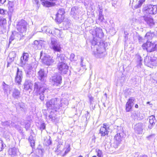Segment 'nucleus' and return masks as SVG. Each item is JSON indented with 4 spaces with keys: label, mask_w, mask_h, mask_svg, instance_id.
Returning a JSON list of instances; mask_svg holds the SVG:
<instances>
[{
    "label": "nucleus",
    "mask_w": 157,
    "mask_h": 157,
    "mask_svg": "<svg viewBox=\"0 0 157 157\" xmlns=\"http://www.w3.org/2000/svg\"><path fill=\"white\" fill-rule=\"evenodd\" d=\"M91 48H94L93 54L96 56L98 54L102 53L105 51L104 47V44L103 42L97 41L96 39L94 38L91 41Z\"/></svg>",
    "instance_id": "f257e3e1"
},
{
    "label": "nucleus",
    "mask_w": 157,
    "mask_h": 157,
    "mask_svg": "<svg viewBox=\"0 0 157 157\" xmlns=\"http://www.w3.org/2000/svg\"><path fill=\"white\" fill-rule=\"evenodd\" d=\"M89 98L90 102H91L92 101H93V98L91 96L89 97Z\"/></svg>",
    "instance_id": "774afa93"
},
{
    "label": "nucleus",
    "mask_w": 157,
    "mask_h": 157,
    "mask_svg": "<svg viewBox=\"0 0 157 157\" xmlns=\"http://www.w3.org/2000/svg\"><path fill=\"white\" fill-rule=\"evenodd\" d=\"M47 26H44V27L42 28L41 29L42 31L46 33V30H47Z\"/></svg>",
    "instance_id": "5fc2aeb1"
},
{
    "label": "nucleus",
    "mask_w": 157,
    "mask_h": 157,
    "mask_svg": "<svg viewBox=\"0 0 157 157\" xmlns=\"http://www.w3.org/2000/svg\"><path fill=\"white\" fill-rule=\"evenodd\" d=\"M90 32L93 35L95 36L98 38L101 39L103 36V33L101 29L96 28L94 30H91Z\"/></svg>",
    "instance_id": "4468645a"
},
{
    "label": "nucleus",
    "mask_w": 157,
    "mask_h": 157,
    "mask_svg": "<svg viewBox=\"0 0 157 157\" xmlns=\"http://www.w3.org/2000/svg\"><path fill=\"white\" fill-rule=\"evenodd\" d=\"M155 135L154 134L150 135L149 136L147 137V138L149 140H151L154 137Z\"/></svg>",
    "instance_id": "603ef678"
},
{
    "label": "nucleus",
    "mask_w": 157,
    "mask_h": 157,
    "mask_svg": "<svg viewBox=\"0 0 157 157\" xmlns=\"http://www.w3.org/2000/svg\"><path fill=\"white\" fill-rule=\"evenodd\" d=\"M42 4L46 7H50L54 6L55 3L48 1L47 0H41Z\"/></svg>",
    "instance_id": "c756f323"
},
{
    "label": "nucleus",
    "mask_w": 157,
    "mask_h": 157,
    "mask_svg": "<svg viewBox=\"0 0 157 157\" xmlns=\"http://www.w3.org/2000/svg\"><path fill=\"white\" fill-rule=\"evenodd\" d=\"M75 56L73 53H71L70 56V59L71 61L75 60Z\"/></svg>",
    "instance_id": "3c124183"
},
{
    "label": "nucleus",
    "mask_w": 157,
    "mask_h": 157,
    "mask_svg": "<svg viewBox=\"0 0 157 157\" xmlns=\"http://www.w3.org/2000/svg\"><path fill=\"white\" fill-rule=\"evenodd\" d=\"M45 128V125L44 123H42L40 125V129L42 131Z\"/></svg>",
    "instance_id": "09e8293b"
},
{
    "label": "nucleus",
    "mask_w": 157,
    "mask_h": 157,
    "mask_svg": "<svg viewBox=\"0 0 157 157\" xmlns=\"http://www.w3.org/2000/svg\"><path fill=\"white\" fill-rule=\"evenodd\" d=\"M12 96L15 99H18L20 97V92L16 89H14L12 90Z\"/></svg>",
    "instance_id": "cd10ccee"
},
{
    "label": "nucleus",
    "mask_w": 157,
    "mask_h": 157,
    "mask_svg": "<svg viewBox=\"0 0 157 157\" xmlns=\"http://www.w3.org/2000/svg\"><path fill=\"white\" fill-rule=\"evenodd\" d=\"M141 19L144 21L143 23L147 24L150 27H153L155 24L153 19L150 16H146V15L141 17Z\"/></svg>",
    "instance_id": "ddd939ff"
},
{
    "label": "nucleus",
    "mask_w": 157,
    "mask_h": 157,
    "mask_svg": "<svg viewBox=\"0 0 157 157\" xmlns=\"http://www.w3.org/2000/svg\"><path fill=\"white\" fill-rule=\"evenodd\" d=\"M48 117L49 118V119H51V120L52 121L54 120L55 119V118L51 115H49L48 116Z\"/></svg>",
    "instance_id": "bf43d9fd"
},
{
    "label": "nucleus",
    "mask_w": 157,
    "mask_h": 157,
    "mask_svg": "<svg viewBox=\"0 0 157 157\" xmlns=\"http://www.w3.org/2000/svg\"><path fill=\"white\" fill-rule=\"evenodd\" d=\"M137 61L138 63V64L137 65V66L138 67H140L142 63V60L140 56H138Z\"/></svg>",
    "instance_id": "ea45409f"
},
{
    "label": "nucleus",
    "mask_w": 157,
    "mask_h": 157,
    "mask_svg": "<svg viewBox=\"0 0 157 157\" xmlns=\"http://www.w3.org/2000/svg\"><path fill=\"white\" fill-rule=\"evenodd\" d=\"M147 14H155L157 13V6L149 5L144 10Z\"/></svg>",
    "instance_id": "f8f14e48"
},
{
    "label": "nucleus",
    "mask_w": 157,
    "mask_h": 157,
    "mask_svg": "<svg viewBox=\"0 0 157 157\" xmlns=\"http://www.w3.org/2000/svg\"><path fill=\"white\" fill-rule=\"evenodd\" d=\"M24 68L26 74L25 79L33 80L35 74L33 71L32 70V66L30 64H27L25 65Z\"/></svg>",
    "instance_id": "20e7f679"
},
{
    "label": "nucleus",
    "mask_w": 157,
    "mask_h": 157,
    "mask_svg": "<svg viewBox=\"0 0 157 157\" xmlns=\"http://www.w3.org/2000/svg\"><path fill=\"white\" fill-rule=\"evenodd\" d=\"M3 90H4L5 92H7V91L8 90V89L9 88V86L7 84H6L4 82H3Z\"/></svg>",
    "instance_id": "a19ab883"
},
{
    "label": "nucleus",
    "mask_w": 157,
    "mask_h": 157,
    "mask_svg": "<svg viewBox=\"0 0 157 157\" xmlns=\"http://www.w3.org/2000/svg\"><path fill=\"white\" fill-rule=\"evenodd\" d=\"M9 11L8 14L11 16V14L13 11V7L14 6V2L13 1H9L8 3Z\"/></svg>",
    "instance_id": "c85d7f7f"
},
{
    "label": "nucleus",
    "mask_w": 157,
    "mask_h": 157,
    "mask_svg": "<svg viewBox=\"0 0 157 157\" xmlns=\"http://www.w3.org/2000/svg\"><path fill=\"white\" fill-rule=\"evenodd\" d=\"M33 86L32 80L25 79L24 84V89L26 90H31Z\"/></svg>",
    "instance_id": "4be33fe9"
},
{
    "label": "nucleus",
    "mask_w": 157,
    "mask_h": 157,
    "mask_svg": "<svg viewBox=\"0 0 157 157\" xmlns=\"http://www.w3.org/2000/svg\"><path fill=\"white\" fill-rule=\"evenodd\" d=\"M34 3H35L36 4H38L39 2V0H33Z\"/></svg>",
    "instance_id": "69168bd1"
},
{
    "label": "nucleus",
    "mask_w": 157,
    "mask_h": 157,
    "mask_svg": "<svg viewBox=\"0 0 157 157\" xmlns=\"http://www.w3.org/2000/svg\"><path fill=\"white\" fill-rule=\"evenodd\" d=\"M55 32L58 34L57 36L58 37H61V36L62 34V31L58 29H56Z\"/></svg>",
    "instance_id": "37998d69"
},
{
    "label": "nucleus",
    "mask_w": 157,
    "mask_h": 157,
    "mask_svg": "<svg viewBox=\"0 0 157 157\" xmlns=\"http://www.w3.org/2000/svg\"><path fill=\"white\" fill-rule=\"evenodd\" d=\"M47 89L45 84L39 82H36L34 84V90L36 93H39L42 90Z\"/></svg>",
    "instance_id": "9d476101"
},
{
    "label": "nucleus",
    "mask_w": 157,
    "mask_h": 157,
    "mask_svg": "<svg viewBox=\"0 0 157 157\" xmlns=\"http://www.w3.org/2000/svg\"><path fill=\"white\" fill-rule=\"evenodd\" d=\"M64 13V10L63 8L59 9L56 15V20L59 22L61 23L63 19V15Z\"/></svg>",
    "instance_id": "2eb2a0df"
},
{
    "label": "nucleus",
    "mask_w": 157,
    "mask_h": 157,
    "mask_svg": "<svg viewBox=\"0 0 157 157\" xmlns=\"http://www.w3.org/2000/svg\"><path fill=\"white\" fill-rule=\"evenodd\" d=\"M29 58V54L28 53H24L22 56L21 58V63L24 66L27 64L26 63L28 61Z\"/></svg>",
    "instance_id": "a878e982"
},
{
    "label": "nucleus",
    "mask_w": 157,
    "mask_h": 157,
    "mask_svg": "<svg viewBox=\"0 0 157 157\" xmlns=\"http://www.w3.org/2000/svg\"><path fill=\"white\" fill-rule=\"evenodd\" d=\"M3 144L2 140H0V151H2L4 148V146Z\"/></svg>",
    "instance_id": "49530a36"
},
{
    "label": "nucleus",
    "mask_w": 157,
    "mask_h": 157,
    "mask_svg": "<svg viewBox=\"0 0 157 157\" xmlns=\"http://www.w3.org/2000/svg\"><path fill=\"white\" fill-rule=\"evenodd\" d=\"M131 116L132 117L134 118H136L137 117V114L136 113H132Z\"/></svg>",
    "instance_id": "864d4df0"
},
{
    "label": "nucleus",
    "mask_w": 157,
    "mask_h": 157,
    "mask_svg": "<svg viewBox=\"0 0 157 157\" xmlns=\"http://www.w3.org/2000/svg\"><path fill=\"white\" fill-rule=\"evenodd\" d=\"M7 13V11L3 9L0 8V14L2 15H5Z\"/></svg>",
    "instance_id": "c03bdc74"
},
{
    "label": "nucleus",
    "mask_w": 157,
    "mask_h": 157,
    "mask_svg": "<svg viewBox=\"0 0 157 157\" xmlns=\"http://www.w3.org/2000/svg\"><path fill=\"white\" fill-rule=\"evenodd\" d=\"M2 125L6 127L9 126H10V122L7 121L2 122Z\"/></svg>",
    "instance_id": "de8ad7c7"
},
{
    "label": "nucleus",
    "mask_w": 157,
    "mask_h": 157,
    "mask_svg": "<svg viewBox=\"0 0 157 157\" xmlns=\"http://www.w3.org/2000/svg\"><path fill=\"white\" fill-rule=\"evenodd\" d=\"M15 128H17V129L18 130H19V129L20 130H21V129H20L21 127H20L18 125H15Z\"/></svg>",
    "instance_id": "0e129e2a"
},
{
    "label": "nucleus",
    "mask_w": 157,
    "mask_h": 157,
    "mask_svg": "<svg viewBox=\"0 0 157 157\" xmlns=\"http://www.w3.org/2000/svg\"><path fill=\"white\" fill-rule=\"evenodd\" d=\"M144 63L145 65L153 68V66H157V58L146 57L144 59Z\"/></svg>",
    "instance_id": "423d86ee"
},
{
    "label": "nucleus",
    "mask_w": 157,
    "mask_h": 157,
    "mask_svg": "<svg viewBox=\"0 0 157 157\" xmlns=\"http://www.w3.org/2000/svg\"><path fill=\"white\" fill-rule=\"evenodd\" d=\"M65 56L63 54H57V59L59 61V62H63L65 59Z\"/></svg>",
    "instance_id": "f704fd0d"
},
{
    "label": "nucleus",
    "mask_w": 157,
    "mask_h": 157,
    "mask_svg": "<svg viewBox=\"0 0 157 157\" xmlns=\"http://www.w3.org/2000/svg\"><path fill=\"white\" fill-rule=\"evenodd\" d=\"M138 39L140 44H142L145 42V40L140 36H138Z\"/></svg>",
    "instance_id": "79ce46f5"
},
{
    "label": "nucleus",
    "mask_w": 157,
    "mask_h": 157,
    "mask_svg": "<svg viewBox=\"0 0 157 157\" xmlns=\"http://www.w3.org/2000/svg\"><path fill=\"white\" fill-rule=\"evenodd\" d=\"M40 58H42L43 63L48 66L50 65L54 62V60L52 59V57L49 55H45L43 51L40 52Z\"/></svg>",
    "instance_id": "0eeeda50"
},
{
    "label": "nucleus",
    "mask_w": 157,
    "mask_h": 157,
    "mask_svg": "<svg viewBox=\"0 0 157 157\" xmlns=\"http://www.w3.org/2000/svg\"><path fill=\"white\" fill-rule=\"evenodd\" d=\"M43 44V41L41 40H35L34 42V47L36 49H40Z\"/></svg>",
    "instance_id": "bb28decb"
},
{
    "label": "nucleus",
    "mask_w": 157,
    "mask_h": 157,
    "mask_svg": "<svg viewBox=\"0 0 157 157\" xmlns=\"http://www.w3.org/2000/svg\"><path fill=\"white\" fill-rule=\"evenodd\" d=\"M70 146H69L65 150L64 152V154L63 155V156L67 154L70 151Z\"/></svg>",
    "instance_id": "8fccbe9b"
},
{
    "label": "nucleus",
    "mask_w": 157,
    "mask_h": 157,
    "mask_svg": "<svg viewBox=\"0 0 157 157\" xmlns=\"http://www.w3.org/2000/svg\"><path fill=\"white\" fill-rule=\"evenodd\" d=\"M30 127V126L29 124H26L25 126V128L26 130H27Z\"/></svg>",
    "instance_id": "052dcab7"
},
{
    "label": "nucleus",
    "mask_w": 157,
    "mask_h": 157,
    "mask_svg": "<svg viewBox=\"0 0 157 157\" xmlns=\"http://www.w3.org/2000/svg\"><path fill=\"white\" fill-rule=\"evenodd\" d=\"M139 157H148L147 155H140Z\"/></svg>",
    "instance_id": "338daca9"
},
{
    "label": "nucleus",
    "mask_w": 157,
    "mask_h": 157,
    "mask_svg": "<svg viewBox=\"0 0 157 157\" xmlns=\"http://www.w3.org/2000/svg\"><path fill=\"white\" fill-rule=\"evenodd\" d=\"M100 133L101 134L102 136H104L107 134L106 126L105 124H103V126L101 127L100 130Z\"/></svg>",
    "instance_id": "7c9ffc66"
},
{
    "label": "nucleus",
    "mask_w": 157,
    "mask_h": 157,
    "mask_svg": "<svg viewBox=\"0 0 157 157\" xmlns=\"http://www.w3.org/2000/svg\"><path fill=\"white\" fill-rule=\"evenodd\" d=\"M52 144V140H51V137H50L48 140L47 141V145H49Z\"/></svg>",
    "instance_id": "4d7b16f0"
},
{
    "label": "nucleus",
    "mask_w": 157,
    "mask_h": 157,
    "mask_svg": "<svg viewBox=\"0 0 157 157\" xmlns=\"http://www.w3.org/2000/svg\"><path fill=\"white\" fill-rule=\"evenodd\" d=\"M142 47L144 49H146L147 52H151L157 50V44L147 41L142 45Z\"/></svg>",
    "instance_id": "39448f33"
},
{
    "label": "nucleus",
    "mask_w": 157,
    "mask_h": 157,
    "mask_svg": "<svg viewBox=\"0 0 157 157\" xmlns=\"http://www.w3.org/2000/svg\"><path fill=\"white\" fill-rule=\"evenodd\" d=\"M124 134L123 132L117 133L114 137L113 142L112 145L114 148H117L120 144Z\"/></svg>",
    "instance_id": "1a4fd4ad"
},
{
    "label": "nucleus",
    "mask_w": 157,
    "mask_h": 157,
    "mask_svg": "<svg viewBox=\"0 0 157 157\" xmlns=\"http://www.w3.org/2000/svg\"><path fill=\"white\" fill-rule=\"evenodd\" d=\"M145 1V0H140L139 1L138 3L136 4L135 7L136 8H137L140 7L142 5L143 3Z\"/></svg>",
    "instance_id": "58836bf2"
},
{
    "label": "nucleus",
    "mask_w": 157,
    "mask_h": 157,
    "mask_svg": "<svg viewBox=\"0 0 157 157\" xmlns=\"http://www.w3.org/2000/svg\"><path fill=\"white\" fill-rule=\"evenodd\" d=\"M96 151L97 152V155L99 157H102V151H101L98 150H96Z\"/></svg>",
    "instance_id": "a18cd8bd"
},
{
    "label": "nucleus",
    "mask_w": 157,
    "mask_h": 157,
    "mask_svg": "<svg viewBox=\"0 0 157 157\" xmlns=\"http://www.w3.org/2000/svg\"><path fill=\"white\" fill-rule=\"evenodd\" d=\"M6 0H0V3L3 4L6 2Z\"/></svg>",
    "instance_id": "e2e57ef3"
},
{
    "label": "nucleus",
    "mask_w": 157,
    "mask_h": 157,
    "mask_svg": "<svg viewBox=\"0 0 157 157\" xmlns=\"http://www.w3.org/2000/svg\"><path fill=\"white\" fill-rule=\"evenodd\" d=\"M46 33H52V31L50 30V29L47 27V30H46Z\"/></svg>",
    "instance_id": "13d9d810"
},
{
    "label": "nucleus",
    "mask_w": 157,
    "mask_h": 157,
    "mask_svg": "<svg viewBox=\"0 0 157 157\" xmlns=\"http://www.w3.org/2000/svg\"><path fill=\"white\" fill-rule=\"evenodd\" d=\"M6 22L5 19L2 17H0V26H2Z\"/></svg>",
    "instance_id": "4c0bfd02"
},
{
    "label": "nucleus",
    "mask_w": 157,
    "mask_h": 157,
    "mask_svg": "<svg viewBox=\"0 0 157 157\" xmlns=\"http://www.w3.org/2000/svg\"><path fill=\"white\" fill-rule=\"evenodd\" d=\"M29 142H30L31 146L33 147L34 146L35 141L34 140H31Z\"/></svg>",
    "instance_id": "6e6d98bb"
},
{
    "label": "nucleus",
    "mask_w": 157,
    "mask_h": 157,
    "mask_svg": "<svg viewBox=\"0 0 157 157\" xmlns=\"http://www.w3.org/2000/svg\"><path fill=\"white\" fill-rule=\"evenodd\" d=\"M23 36V34H21L18 32H12V34L10 38L9 43H10L14 39L17 40H20Z\"/></svg>",
    "instance_id": "aec40b11"
},
{
    "label": "nucleus",
    "mask_w": 157,
    "mask_h": 157,
    "mask_svg": "<svg viewBox=\"0 0 157 157\" xmlns=\"http://www.w3.org/2000/svg\"><path fill=\"white\" fill-rule=\"evenodd\" d=\"M99 16L98 17L99 20L101 22H104V19L103 15L102 14V11H99Z\"/></svg>",
    "instance_id": "e433bc0d"
},
{
    "label": "nucleus",
    "mask_w": 157,
    "mask_h": 157,
    "mask_svg": "<svg viewBox=\"0 0 157 157\" xmlns=\"http://www.w3.org/2000/svg\"><path fill=\"white\" fill-rule=\"evenodd\" d=\"M78 9L75 7H73L71 9V14L72 17H75L77 14Z\"/></svg>",
    "instance_id": "473e14b6"
},
{
    "label": "nucleus",
    "mask_w": 157,
    "mask_h": 157,
    "mask_svg": "<svg viewBox=\"0 0 157 157\" xmlns=\"http://www.w3.org/2000/svg\"><path fill=\"white\" fill-rule=\"evenodd\" d=\"M135 99L133 97L130 98L128 100L125 105V110L126 112H129L133 107Z\"/></svg>",
    "instance_id": "a211bd4d"
},
{
    "label": "nucleus",
    "mask_w": 157,
    "mask_h": 157,
    "mask_svg": "<svg viewBox=\"0 0 157 157\" xmlns=\"http://www.w3.org/2000/svg\"><path fill=\"white\" fill-rule=\"evenodd\" d=\"M62 77L59 75L55 74L50 78L52 83L53 85L58 86L60 85L62 82Z\"/></svg>",
    "instance_id": "9b49d317"
},
{
    "label": "nucleus",
    "mask_w": 157,
    "mask_h": 157,
    "mask_svg": "<svg viewBox=\"0 0 157 157\" xmlns=\"http://www.w3.org/2000/svg\"><path fill=\"white\" fill-rule=\"evenodd\" d=\"M58 68L61 73L66 74L68 70V66L63 62H59L58 64Z\"/></svg>",
    "instance_id": "dca6fc26"
},
{
    "label": "nucleus",
    "mask_w": 157,
    "mask_h": 157,
    "mask_svg": "<svg viewBox=\"0 0 157 157\" xmlns=\"http://www.w3.org/2000/svg\"><path fill=\"white\" fill-rule=\"evenodd\" d=\"M27 22L24 20H21L18 22L17 25V30L22 33H25L28 26Z\"/></svg>",
    "instance_id": "6e6552de"
},
{
    "label": "nucleus",
    "mask_w": 157,
    "mask_h": 157,
    "mask_svg": "<svg viewBox=\"0 0 157 157\" xmlns=\"http://www.w3.org/2000/svg\"><path fill=\"white\" fill-rule=\"evenodd\" d=\"M48 92L47 89L44 90H42L39 93L40 95V99L41 100H43L44 99V93H47Z\"/></svg>",
    "instance_id": "c9c22d12"
},
{
    "label": "nucleus",
    "mask_w": 157,
    "mask_h": 157,
    "mask_svg": "<svg viewBox=\"0 0 157 157\" xmlns=\"http://www.w3.org/2000/svg\"><path fill=\"white\" fill-rule=\"evenodd\" d=\"M16 54L14 52H12L10 53L7 58V67L10 66V65L11 64V63L13 61L14 58L16 57Z\"/></svg>",
    "instance_id": "b1692460"
},
{
    "label": "nucleus",
    "mask_w": 157,
    "mask_h": 157,
    "mask_svg": "<svg viewBox=\"0 0 157 157\" xmlns=\"http://www.w3.org/2000/svg\"><path fill=\"white\" fill-rule=\"evenodd\" d=\"M144 127V125L142 123L136 124L134 126L135 132L138 134H142Z\"/></svg>",
    "instance_id": "f3484780"
},
{
    "label": "nucleus",
    "mask_w": 157,
    "mask_h": 157,
    "mask_svg": "<svg viewBox=\"0 0 157 157\" xmlns=\"http://www.w3.org/2000/svg\"><path fill=\"white\" fill-rule=\"evenodd\" d=\"M62 101L59 98L52 99L46 102V106L49 109H59L60 107L63 106L62 103H61Z\"/></svg>",
    "instance_id": "f03ea898"
},
{
    "label": "nucleus",
    "mask_w": 157,
    "mask_h": 157,
    "mask_svg": "<svg viewBox=\"0 0 157 157\" xmlns=\"http://www.w3.org/2000/svg\"><path fill=\"white\" fill-rule=\"evenodd\" d=\"M49 47L51 49L53 50L54 52H60L61 51V44L56 38H51Z\"/></svg>",
    "instance_id": "7ed1b4c3"
},
{
    "label": "nucleus",
    "mask_w": 157,
    "mask_h": 157,
    "mask_svg": "<svg viewBox=\"0 0 157 157\" xmlns=\"http://www.w3.org/2000/svg\"><path fill=\"white\" fill-rule=\"evenodd\" d=\"M38 78L41 81L44 82L45 81L46 74L44 69H40L37 73Z\"/></svg>",
    "instance_id": "412c9836"
},
{
    "label": "nucleus",
    "mask_w": 157,
    "mask_h": 157,
    "mask_svg": "<svg viewBox=\"0 0 157 157\" xmlns=\"http://www.w3.org/2000/svg\"><path fill=\"white\" fill-rule=\"evenodd\" d=\"M157 31L155 33L151 32V31L148 32L146 34L145 37L148 40H150L154 36H157Z\"/></svg>",
    "instance_id": "2f4dec72"
},
{
    "label": "nucleus",
    "mask_w": 157,
    "mask_h": 157,
    "mask_svg": "<svg viewBox=\"0 0 157 157\" xmlns=\"http://www.w3.org/2000/svg\"><path fill=\"white\" fill-rule=\"evenodd\" d=\"M34 140L33 138V136H30L29 137V141H30L31 140Z\"/></svg>",
    "instance_id": "680f3d73"
},
{
    "label": "nucleus",
    "mask_w": 157,
    "mask_h": 157,
    "mask_svg": "<svg viewBox=\"0 0 157 157\" xmlns=\"http://www.w3.org/2000/svg\"><path fill=\"white\" fill-rule=\"evenodd\" d=\"M148 119L150 124L148 126V128L150 129H151L155 125L156 122V120L155 119V116L153 115L149 117Z\"/></svg>",
    "instance_id": "393cba45"
},
{
    "label": "nucleus",
    "mask_w": 157,
    "mask_h": 157,
    "mask_svg": "<svg viewBox=\"0 0 157 157\" xmlns=\"http://www.w3.org/2000/svg\"><path fill=\"white\" fill-rule=\"evenodd\" d=\"M19 152V149L15 147L9 148L8 152L9 155L11 157L17 156Z\"/></svg>",
    "instance_id": "5701e85b"
},
{
    "label": "nucleus",
    "mask_w": 157,
    "mask_h": 157,
    "mask_svg": "<svg viewBox=\"0 0 157 157\" xmlns=\"http://www.w3.org/2000/svg\"><path fill=\"white\" fill-rule=\"evenodd\" d=\"M16 108L20 110L23 111L24 110L25 107V104L23 103L19 102L16 105Z\"/></svg>",
    "instance_id": "72a5a7b5"
},
{
    "label": "nucleus",
    "mask_w": 157,
    "mask_h": 157,
    "mask_svg": "<svg viewBox=\"0 0 157 157\" xmlns=\"http://www.w3.org/2000/svg\"><path fill=\"white\" fill-rule=\"evenodd\" d=\"M23 72L17 68L16 75L15 78V82L18 83V84H21Z\"/></svg>",
    "instance_id": "6ab92c4d"
}]
</instances>
